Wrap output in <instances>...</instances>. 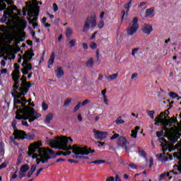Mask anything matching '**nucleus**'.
<instances>
[{"label": "nucleus", "instance_id": "nucleus-1", "mask_svg": "<svg viewBox=\"0 0 181 181\" xmlns=\"http://www.w3.org/2000/svg\"><path fill=\"white\" fill-rule=\"evenodd\" d=\"M21 80L22 81L21 87H23V89L21 93L16 95L13 102L14 108L17 110L16 118V119H28L30 122H33V121L37 119V118H40L42 115L35 111L33 107L26 105V103H30L32 99L26 100L22 95H25V94L28 93V87H29V84L26 83V77L22 76Z\"/></svg>", "mask_w": 181, "mask_h": 181}, {"label": "nucleus", "instance_id": "nucleus-2", "mask_svg": "<svg viewBox=\"0 0 181 181\" xmlns=\"http://www.w3.org/2000/svg\"><path fill=\"white\" fill-rule=\"evenodd\" d=\"M46 144H48L51 148H54L55 149H62V151H66L63 152L62 151H58V155H64V156H67V155H71L72 151L74 155L73 158L78 159L80 156L78 155H88L90 152L93 153L94 150L90 151L86 147H80L77 145H74L71 147V144H73V139L71 137L61 136L55 137L54 139H46Z\"/></svg>", "mask_w": 181, "mask_h": 181}, {"label": "nucleus", "instance_id": "nucleus-3", "mask_svg": "<svg viewBox=\"0 0 181 181\" xmlns=\"http://www.w3.org/2000/svg\"><path fill=\"white\" fill-rule=\"evenodd\" d=\"M168 115L169 110H166L164 113L161 112L154 119L155 125L162 124L167 139L170 141L171 144H175L180 138L179 132H181V124L177 123V119L175 117L168 119Z\"/></svg>", "mask_w": 181, "mask_h": 181}, {"label": "nucleus", "instance_id": "nucleus-4", "mask_svg": "<svg viewBox=\"0 0 181 181\" xmlns=\"http://www.w3.org/2000/svg\"><path fill=\"white\" fill-rule=\"evenodd\" d=\"M39 146H42L41 141H36L31 144L29 146L28 156H31L32 159H36L37 165L42 162V163H47L49 159H50V156L53 155V150L49 148H39ZM39 148L38 154L35 153L36 149Z\"/></svg>", "mask_w": 181, "mask_h": 181}, {"label": "nucleus", "instance_id": "nucleus-5", "mask_svg": "<svg viewBox=\"0 0 181 181\" xmlns=\"http://www.w3.org/2000/svg\"><path fill=\"white\" fill-rule=\"evenodd\" d=\"M15 9H16V7H15L14 6H8L6 11L4 12V15L1 18V22L4 23L8 21V17L6 16V15L9 16V18H11V22L13 23H16V22H19V21H21V18L19 17V16H18V14L13 13V11H15Z\"/></svg>", "mask_w": 181, "mask_h": 181}, {"label": "nucleus", "instance_id": "nucleus-6", "mask_svg": "<svg viewBox=\"0 0 181 181\" xmlns=\"http://www.w3.org/2000/svg\"><path fill=\"white\" fill-rule=\"evenodd\" d=\"M35 56V54L33 52H27L23 56V68L21 69V73L25 76L32 70V64H29V62L32 60V57Z\"/></svg>", "mask_w": 181, "mask_h": 181}, {"label": "nucleus", "instance_id": "nucleus-7", "mask_svg": "<svg viewBox=\"0 0 181 181\" xmlns=\"http://www.w3.org/2000/svg\"><path fill=\"white\" fill-rule=\"evenodd\" d=\"M97 26V17L94 15L88 16L83 24V32H88L90 29H95Z\"/></svg>", "mask_w": 181, "mask_h": 181}, {"label": "nucleus", "instance_id": "nucleus-8", "mask_svg": "<svg viewBox=\"0 0 181 181\" xmlns=\"http://www.w3.org/2000/svg\"><path fill=\"white\" fill-rule=\"evenodd\" d=\"M39 6H37V4H35L34 7H30L28 10V16L30 18H33L32 20L29 21V23H33L37 21V16L39 15Z\"/></svg>", "mask_w": 181, "mask_h": 181}, {"label": "nucleus", "instance_id": "nucleus-9", "mask_svg": "<svg viewBox=\"0 0 181 181\" xmlns=\"http://www.w3.org/2000/svg\"><path fill=\"white\" fill-rule=\"evenodd\" d=\"M15 69L12 74L13 80L14 81L13 88L15 90H18L19 88V78L21 77V71H19L20 66L17 64L14 65Z\"/></svg>", "mask_w": 181, "mask_h": 181}, {"label": "nucleus", "instance_id": "nucleus-10", "mask_svg": "<svg viewBox=\"0 0 181 181\" xmlns=\"http://www.w3.org/2000/svg\"><path fill=\"white\" fill-rule=\"evenodd\" d=\"M139 28V25H138V18L135 17L132 22L130 23L129 28H127L128 35H130V36L135 35Z\"/></svg>", "mask_w": 181, "mask_h": 181}, {"label": "nucleus", "instance_id": "nucleus-11", "mask_svg": "<svg viewBox=\"0 0 181 181\" xmlns=\"http://www.w3.org/2000/svg\"><path fill=\"white\" fill-rule=\"evenodd\" d=\"M177 149H179V152L174 153L173 157L176 158V159H178V160H180L178 162L179 165H177V170L181 173V139H180V141L177 144Z\"/></svg>", "mask_w": 181, "mask_h": 181}, {"label": "nucleus", "instance_id": "nucleus-12", "mask_svg": "<svg viewBox=\"0 0 181 181\" xmlns=\"http://www.w3.org/2000/svg\"><path fill=\"white\" fill-rule=\"evenodd\" d=\"M93 134L95 139H98L99 141H103V139H105V138H107V135H108L106 132H100L95 129L93 130Z\"/></svg>", "mask_w": 181, "mask_h": 181}, {"label": "nucleus", "instance_id": "nucleus-13", "mask_svg": "<svg viewBox=\"0 0 181 181\" xmlns=\"http://www.w3.org/2000/svg\"><path fill=\"white\" fill-rule=\"evenodd\" d=\"M28 170H29V165H28L27 164L22 165L19 171V175H18L19 179H23V177L26 176V172Z\"/></svg>", "mask_w": 181, "mask_h": 181}, {"label": "nucleus", "instance_id": "nucleus-14", "mask_svg": "<svg viewBox=\"0 0 181 181\" xmlns=\"http://www.w3.org/2000/svg\"><path fill=\"white\" fill-rule=\"evenodd\" d=\"M172 160L173 157L172 156H169L168 154H166L165 153H163L160 154L158 157V160L162 162V163H165V162H168V160Z\"/></svg>", "mask_w": 181, "mask_h": 181}, {"label": "nucleus", "instance_id": "nucleus-15", "mask_svg": "<svg viewBox=\"0 0 181 181\" xmlns=\"http://www.w3.org/2000/svg\"><path fill=\"white\" fill-rule=\"evenodd\" d=\"M6 2V4H5ZM6 4L8 5H12L13 4V1L12 0H0V11H4V9H6Z\"/></svg>", "mask_w": 181, "mask_h": 181}, {"label": "nucleus", "instance_id": "nucleus-16", "mask_svg": "<svg viewBox=\"0 0 181 181\" xmlns=\"http://www.w3.org/2000/svg\"><path fill=\"white\" fill-rule=\"evenodd\" d=\"M26 134L23 131H15L14 132V136H15V139H25Z\"/></svg>", "mask_w": 181, "mask_h": 181}, {"label": "nucleus", "instance_id": "nucleus-17", "mask_svg": "<svg viewBox=\"0 0 181 181\" xmlns=\"http://www.w3.org/2000/svg\"><path fill=\"white\" fill-rule=\"evenodd\" d=\"M175 175H177V173H175V171H173V170H171L168 173H164L160 175V180H162V179H163V177H165L166 176L168 177H169V179L170 180L173 177H174Z\"/></svg>", "mask_w": 181, "mask_h": 181}, {"label": "nucleus", "instance_id": "nucleus-18", "mask_svg": "<svg viewBox=\"0 0 181 181\" xmlns=\"http://www.w3.org/2000/svg\"><path fill=\"white\" fill-rule=\"evenodd\" d=\"M55 76L57 78H62L63 76H64V71L63 70V67L57 66L55 70Z\"/></svg>", "mask_w": 181, "mask_h": 181}, {"label": "nucleus", "instance_id": "nucleus-19", "mask_svg": "<svg viewBox=\"0 0 181 181\" xmlns=\"http://www.w3.org/2000/svg\"><path fill=\"white\" fill-rule=\"evenodd\" d=\"M143 33L146 35H151L152 30H153V28H152V25L150 24H145L143 26Z\"/></svg>", "mask_w": 181, "mask_h": 181}, {"label": "nucleus", "instance_id": "nucleus-20", "mask_svg": "<svg viewBox=\"0 0 181 181\" xmlns=\"http://www.w3.org/2000/svg\"><path fill=\"white\" fill-rule=\"evenodd\" d=\"M54 117V113L48 112L45 115V119L44 120L45 124H50V122H52V120L53 119Z\"/></svg>", "mask_w": 181, "mask_h": 181}, {"label": "nucleus", "instance_id": "nucleus-21", "mask_svg": "<svg viewBox=\"0 0 181 181\" xmlns=\"http://www.w3.org/2000/svg\"><path fill=\"white\" fill-rule=\"evenodd\" d=\"M119 141L122 144V148H124V149H125L126 151H129V148L127 147V144H129L128 141H127V138H125L124 136H121L119 138Z\"/></svg>", "mask_w": 181, "mask_h": 181}, {"label": "nucleus", "instance_id": "nucleus-22", "mask_svg": "<svg viewBox=\"0 0 181 181\" xmlns=\"http://www.w3.org/2000/svg\"><path fill=\"white\" fill-rule=\"evenodd\" d=\"M118 78V74H113L112 75H107L105 76V80L108 81L109 83H111V81H114V80H117Z\"/></svg>", "mask_w": 181, "mask_h": 181}, {"label": "nucleus", "instance_id": "nucleus-23", "mask_svg": "<svg viewBox=\"0 0 181 181\" xmlns=\"http://www.w3.org/2000/svg\"><path fill=\"white\" fill-rule=\"evenodd\" d=\"M146 18H153L155 16V9L153 8L146 10Z\"/></svg>", "mask_w": 181, "mask_h": 181}, {"label": "nucleus", "instance_id": "nucleus-24", "mask_svg": "<svg viewBox=\"0 0 181 181\" xmlns=\"http://www.w3.org/2000/svg\"><path fill=\"white\" fill-rule=\"evenodd\" d=\"M54 59H56V54L54 52H52L48 61V69H52V67H53Z\"/></svg>", "mask_w": 181, "mask_h": 181}, {"label": "nucleus", "instance_id": "nucleus-25", "mask_svg": "<svg viewBox=\"0 0 181 181\" xmlns=\"http://www.w3.org/2000/svg\"><path fill=\"white\" fill-rule=\"evenodd\" d=\"M140 129V127L136 126L135 128H134V130H132V134H131V136L132 138H136V136H138V131H139Z\"/></svg>", "mask_w": 181, "mask_h": 181}, {"label": "nucleus", "instance_id": "nucleus-26", "mask_svg": "<svg viewBox=\"0 0 181 181\" xmlns=\"http://www.w3.org/2000/svg\"><path fill=\"white\" fill-rule=\"evenodd\" d=\"M94 65V59L93 58H89L86 62V66L91 68Z\"/></svg>", "mask_w": 181, "mask_h": 181}, {"label": "nucleus", "instance_id": "nucleus-27", "mask_svg": "<svg viewBox=\"0 0 181 181\" xmlns=\"http://www.w3.org/2000/svg\"><path fill=\"white\" fill-rule=\"evenodd\" d=\"M115 123L117 124V125H119L121 124H125V120L122 119V117L121 116H119L116 120L115 121Z\"/></svg>", "mask_w": 181, "mask_h": 181}, {"label": "nucleus", "instance_id": "nucleus-28", "mask_svg": "<svg viewBox=\"0 0 181 181\" xmlns=\"http://www.w3.org/2000/svg\"><path fill=\"white\" fill-rule=\"evenodd\" d=\"M73 29L70 28H67L66 30V37H71V36H73Z\"/></svg>", "mask_w": 181, "mask_h": 181}, {"label": "nucleus", "instance_id": "nucleus-29", "mask_svg": "<svg viewBox=\"0 0 181 181\" xmlns=\"http://www.w3.org/2000/svg\"><path fill=\"white\" fill-rule=\"evenodd\" d=\"M36 170V165H32L30 171L28 172V173L27 174V177H30L32 176V175H33V173Z\"/></svg>", "mask_w": 181, "mask_h": 181}, {"label": "nucleus", "instance_id": "nucleus-30", "mask_svg": "<svg viewBox=\"0 0 181 181\" xmlns=\"http://www.w3.org/2000/svg\"><path fill=\"white\" fill-rule=\"evenodd\" d=\"M36 170V165H32L30 171L28 172V173L27 174V177H30L32 176V175H33V173Z\"/></svg>", "mask_w": 181, "mask_h": 181}, {"label": "nucleus", "instance_id": "nucleus-31", "mask_svg": "<svg viewBox=\"0 0 181 181\" xmlns=\"http://www.w3.org/2000/svg\"><path fill=\"white\" fill-rule=\"evenodd\" d=\"M76 43H77V40L74 38L68 42V45H69V47H74V46H76Z\"/></svg>", "mask_w": 181, "mask_h": 181}, {"label": "nucleus", "instance_id": "nucleus-32", "mask_svg": "<svg viewBox=\"0 0 181 181\" xmlns=\"http://www.w3.org/2000/svg\"><path fill=\"white\" fill-rule=\"evenodd\" d=\"M25 139H29L30 141H33V139H35V134H25Z\"/></svg>", "mask_w": 181, "mask_h": 181}, {"label": "nucleus", "instance_id": "nucleus-33", "mask_svg": "<svg viewBox=\"0 0 181 181\" xmlns=\"http://www.w3.org/2000/svg\"><path fill=\"white\" fill-rule=\"evenodd\" d=\"M4 36H5V28H0V42L2 40Z\"/></svg>", "mask_w": 181, "mask_h": 181}, {"label": "nucleus", "instance_id": "nucleus-34", "mask_svg": "<svg viewBox=\"0 0 181 181\" xmlns=\"http://www.w3.org/2000/svg\"><path fill=\"white\" fill-rule=\"evenodd\" d=\"M71 103V99L67 98L64 103V107L67 108V107H69V105H70Z\"/></svg>", "mask_w": 181, "mask_h": 181}, {"label": "nucleus", "instance_id": "nucleus-35", "mask_svg": "<svg viewBox=\"0 0 181 181\" xmlns=\"http://www.w3.org/2000/svg\"><path fill=\"white\" fill-rule=\"evenodd\" d=\"M80 108H81V102L78 103V104L74 107V112H77Z\"/></svg>", "mask_w": 181, "mask_h": 181}, {"label": "nucleus", "instance_id": "nucleus-36", "mask_svg": "<svg viewBox=\"0 0 181 181\" xmlns=\"http://www.w3.org/2000/svg\"><path fill=\"white\" fill-rule=\"evenodd\" d=\"M89 46H90V48L92 49V50H95V49H97V43L94 42H91Z\"/></svg>", "mask_w": 181, "mask_h": 181}, {"label": "nucleus", "instance_id": "nucleus-37", "mask_svg": "<svg viewBox=\"0 0 181 181\" xmlns=\"http://www.w3.org/2000/svg\"><path fill=\"white\" fill-rule=\"evenodd\" d=\"M91 163L101 165L103 163H105V160H96L92 161Z\"/></svg>", "mask_w": 181, "mask_h": 181}, {"label": "nucleus", "instance_id": "nucleus-38", "mask_svg": "<svg viewBox=\"0 0 181 181\" xmlns=\"http://www.w3.org/2000/svg\"><path fill=\"white\" fill-rule=\"evenodd\" d=\"M103 100L105 105H110V100H108V96H103Z\"/></svg>", "mask_w": 181, "mask_h": 181}, {"label": "nucleus", "instance_id": "nucleus-39", "mask_svg": "<svg viewBox=\"0 0 181 181\" xmlns=\"http://www.w3.org/2000/svg\"><path fill=\"white\" fill-rule=\"evenodd\" d=\"M42 108L43 111H47L49 110V105L46 103H43L42 105Z\"/></svg>", "mask_w": 181, "mask_h": 181}, {"label": "nucleus", "instance_id": "nucleus-40", "mask_svg": "<svg viewBox=\"0 0 181 181\" xmlns=\"http://www.w3.org/2000/svg\"><path fill=\"white\" fill-rule=\"evenodd\" d=\"M154 115H155V111H153V110H150V111L148 112V115L152 119H153V118H154Z\"/></svg>", "mask_w": 181, "mask_h": 181}, {"label": "nucleus", "instance_id": "nucleus-41", "mask_svg": "<svg viewBox=\"0 0 181 181\" xmlns=\"http://www.w3.org/2000/svg\"><path fill=\"white\" fill-rule=\"evenodd\" d=\"M169 95L171 97V98H177V97H179V95L175 92H170Z\"/></svg>", "mask_w": 181, "mask_h": 181}, {"label": "nucleus", "instance_id": "nucleus-42", "mask_svg": "<svg viewBox=\"0 0 181 181\" xmlns=\"http://www.w3.org/2000/svg\"><path fill=\"white\" fill-rule=\"evenodd\" d=\"M89 103H90V100H85L81 103V107H84L85 105H87V104H88Z\"/></svg>", "mask_w": 181, "mask_h": 181}, {"label": "nucleus", "instance_id": "nucleus-43", "mask_svg": "<svg viewBox=\"0 0 181 181\" xmlns=\"http://www.w3.org/2000/svg\"><path fill=\"white\" fill-rule=\"evenodd\" d=\"M137 77H138V74L134 73L132 74L131 79L135 81L136 80Z\"/></svg>", "mask_w": 181, "mask_h": 181}, {"label": "nucleus", "instance_id": "nucleus-44", "mask_svg": "<svg viewBox=\"0 0 181 181\" xmlns=\"http://www.w3.org/2000/svg\"><path fill=\"white\" fill-rule=\"evenodd\" d=\"M98 28L99 29H103L104 28V21H100L98 24Z\"/></svg>", "mask_w": 181, "mask_h": 181}, {"label": "nucleus", "instance_id": "nucleus-45", "mask_svg": "<svg viewBox=\"0 0 181 181\" xmlns=\"http://www.w3.org/2000/svg\"><path fill=\"white\" fill-rule=\"evenodd\" d=\"M129 168H131V169H137L138 166L136 165V164L134 163H130L129 165Z\"/></svg>", "mask_w": 181, "mask_h": 181}, {"label": "nucleus", "instance_id": "nucleus-46", "mask_svg": "<svg viewBox=\"0 0 181 181\" xmlns=\"http://www.w3.org/2000/svg\"><path fill=\"white\" fill-rule=\"evenodd\" d=\"M35 4H37V6H39V5H42V1H40V2L33 1V4L30 6V8H33Z\"/></svg>", "mask_w": 181, "mask_h": 181}, {"label": "nucleus", "instance_id": "nucleus-47", "mask_svg": "<svg viewBox=\"0 0 181 181\" xmlns=\"http://www.w3.org/2000/svg\"><path fill=\"white\" fill-rule=\"evenodd\" d=\"M22 163V156H19L17 159V165H21Z\"/></svg>", "mask_w": 181, "mask_h": 181}, {"label": "nucleus", "instance_id": "nucleus-48", "mask_svg": "<svg viewBox=\"0 0 181 181\" xmlns=\"http://www.w3.org/2000/svg\"><path fill=\"white\" fill-rule=\"evenodd\" d=\"M53 11L54 12H57V11H59V7L57 6V4H53Z\"/></svg>", "mask_w": 181, "mask_h": 181}, {"label": "nucleus", "instance_id": "nucleus-49", "mask_svg": "<svg viewBox=\"0 0 181 181\" xmlns=\"http://www.w3.org/2000/svg\"><path fill=\"white\" fill-rule=\"evenodd\" d=\"M132 2V0H130L129 2L127 4L125 5V8L126 9L129 10V8H131L130 6H131Z\"/></svg>", "mask_w": 181, "mask_h": 181}, {"label": "nucleus", "instance_id": "nucleus-50", "mask_svg": "<svg viewBox=\"0 0 181 181\" xmlns=\"http://www.w3.org/2000/svg\"><path fill=\"white\" fill-rule=\"evenodd\" d=\"M138 48H135L132 50V56H135V54H136V53H138Z\"/></svg>", "mask_w": 181, "mask_h": 181}, {"label": "nucleus", "instance_id": "nucleus-51", "mask_svg": "<svg viewBox=\"0 0 181 181\" xmlns=\"http://www.w3.org/2000/svg\"><path fill=\"white\" fill-rule=\"evenodd\" d=\"M119 136V134H115L112 136L110 137V139H117V138H118Z\"/></svg>", "mask_w": 181, "mask_h": 181}, {"label": "nucleus", "instance_id": "nucleus-52", "mask_svg": "<svg viewBox=\"0 0 181 181\" xmlns=\"http://www.w3.org/2000/svg\"><path fill=\"white\" fill-rule=\"evenodd\" d=\"M149 162L150 165H148V168L149 169H151V168H152V165H153V159L152 158H150Z\"/></svg>", "mask_w": 181, "mask_h": 181}, {"label": "nucleus", "instance_id": "nucleus-53", "mask_svg": "<svg viewBox=\"0 0 181 181\" xmlns=\"http://www.w3.org/2000/svg\"><path fill=\"white\" fill-rule=\"evenodd\" d=\"M101 94L103 97H106L107 96V89H104L101 91Z\"/></svg>", "mask_w": 181, "mask_h": 181}, {"label": "nucleus", "instance_id": "nucleus-54", "mask_svg": "<svg viewBox=\"0 0 181 181\" xmlns=\"http://www.w3.org/2000/svg\"><path fill=\"white\" fill-rule=\"evenodd\" d=\"M7 165L8 164H6V163H3L0 165V169H4V168H6Z\"/></svg>", "mask_w": 181, "mask_h": 181}, {"label": "nucleus", "instance_id": "nucleus-55", "mask_svg": "<svg viewBox=\"0 0 181 181\" xmlns=\"http://www.w3.org/2000/svg\"><path fill=\"white\" fill-rule=\"evenodd\" d=\"M42 170H43V168H40L37 171V173L35 175L36 177L39 176V175H40V173H42Z\"/></svg>", "mask_w": 181, "mask_h": 181}, {"label": "nucleus", "instance_id": "nucleus-56", "mask_svg": "<svg viewBox=\"0 0 181 181\" xmlns=\"http://www.w3.org/2000/svg\"><path fill=\"white\" fill-rule=\"evenodd\" d=\"M82 45L85 50H87L88 49V45L87 43H83Z\"/></svg>", "mask_w": 181, "mask_h": 181}, {"label": "nucleus", "instance_id": "nucleus-57", "mask_svg": "<svg viewBox=\"0 0 181 181\" xmlns=\"http://www.w3.org/2000/svg\"><path fill=\"white\" fill-rule=\"evenodd\" d=\"M22 125H23L24 127H29V124H28V122L25 120L22 121Z\"/></svg>", "mask_w": 181, "mask_h": 181}, {"label": "nucleus", "instance_id": "nucleus-58", "mask_svg": "<svg viewBox=\"0 0 181 181\" xmlns=\"http://www.w3.org/2000/svg\"><path fill=\"white\" fill-rule=\"evenodd\" d=\"M114 180H115V179H114V177H112V176L108 177L106 179V181H114Z\"/></svg>", "mask_w": 181, "mask_h": 181}, {"label": "nucleus", "instance_id": "nucleus-59", "mask_svg": "<svg viewBox=\"0 0 181 181\" xmlns=\"http://www.w3.org/2000/svg\"><path fill=\"white\" fill-rule=\"evenodd\" d=\"M12 127H13V129H15V128H16V120H14L12 122Z\"/></svg>", "mask_w": 181, "mask_h": 181}, {"label": "nucleus", "instance_id": "nucleus-60", "mask_svg": "<svg viewBox=\"0 0 181 181\" xmlns=\"http://www.w3.org/2000/svg\"><path fill=\"white\" fill-rule=\"evenodd\" d=\"M1 66H3V67H5L6 62H5V60H1Z\"/></svg>", "mask_w": 181, "mask_h": 181}, {"label": "nucleus", "instance_id": "nucleus-61", "mask_svg": "<svg viewBox=\"0 0 181 181\" xmlns=\"http://www.w3.org/2000/svg\"><path fill=\"white\" fill-rule=\"evenodd\" d=\"M78 121H83V117H81V114L78 115Z\"/></svg>", "mask_w": 181, "mask_h": 181}, {"label": "nucleus", "instance_id": "nucleus-62", "mask_svg": "<svg viewBox=\"0 0 181 181\" xmlns=\"http://www.w3.org/2000/svg\"><path fill=\"white\" fill-rule=\"evenodd\" d=\"M157 136L159 138L162 135V132H157L156 133Z\"/></svg>", "mask_w": 181, "mask_h": 181}, {"label": "nucleus", "instance_id": "nucleus-63", "mask_svg": "<svg viewBox=\"0 0 181 181\" xmlns=\"http://www.w3.org/2000/svg\"><path fill=\"white\" fill-rule=\"evenodd\" d=\"M18 177V175H16V172L13 175L12 179H16Z\"/></svg>", "mask_w": 181, "mask_h": 181}, {"label": "nucleus", "instance_id": "nucleus-64", "mask_svg": "<svg viewBox=\"0 0 181 181\" xmlns=\"http://www.w3.org/2000/svg\"><path fill=\"white\" fill-rule=\"evenodd\" d=\"M115 181H121V178L119 175H116Z\"/></svg>", "mask_w": 181, "mask_h": 181}]
</instances>
